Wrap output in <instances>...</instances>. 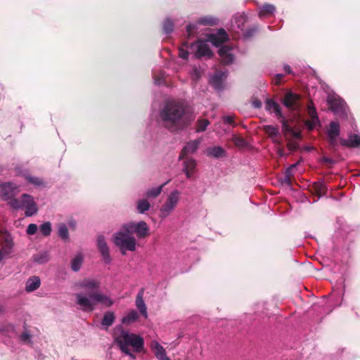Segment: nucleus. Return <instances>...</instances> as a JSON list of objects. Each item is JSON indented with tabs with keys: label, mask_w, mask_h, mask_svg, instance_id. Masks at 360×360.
<instances>
[{
	"label": "nucleus",
	"mask_w": 360,
	"mask_h": 360,
	"mask_svg": "<svg viewBox=\"0 0 360 360\" xmlns=\"http://www.w3.org/2000/svg\"><path fill=\"white\" fill-rule=\"evenodd\" d=\"M77 289L89 291V293L79 292L75 294V302L79 308L85 312H91L96 309L97 304L109 307L114 304L112 298L104 293L98 292L101 283L98 280L85 278L75 283Z\"/></svg>",
	"instance_id": "obj_1"
},
{
	"label": "nucleus",
	"mask_w": 360,
	"mask_h": 360,
	"mask_svg": "<svg viewBox=\"0 0 360 360\" xmlns=\"http://www.w3.org/2000/svg\"><path fill=\"white\" fill-rule=\"evenodd\" d=\"M160 117L163 124L172 130L183 127L194 119L192 115L186 112L181 103L176 101H169L165 105Z\"/></svg>",
	"instance_id": "obj_2"
},
{
	"label": "nucleus",
	"mask_w": 360,
	"mask_h": 360,
	"mask_svg": "<svg viewBox=\"0 0 360 360\" xmlns=\"http://www.w3.org/2000/svg\"><path fill=\"white\" fill-rule=\"evenodd\" d=\"M114 338L120 350L132 360L136 359L134 352L140 353L144 349V340L139 335L120 329L119 333H115Z\"/></svg>",
	"instance_id": "obj_3"
},
{
	"label": "nucleus",
	"mask_w": 360,
	"mask_h": 360,
	"mask_svg": "<svg viewBox=\"0 0 360 360\" xmlns=\"http://www.w3.org/2000/svg\"><path fill=\"white\" fill-rule=\"evenodd\" d=\"M179 51L180 58L183 59H187L190 52L194 53L197 58L210 57L212 54L207 42L202 41H198L191 45L185 42L179 47Z\"/></svg>",
	"instance_id": "obj_4"
},
{
	"label": "nucleus",
	"mask_w": 360,
	"mask_h": 360,
	"mask_svg": "<svg viewBox=\"0 0 360 360\" xmlns=\"http://www.w3.org/2000/svg\"><path fill=\"white\" fill-rule=\"evenodd\" d=\"M113 242L119 248L122 255H125L127 251L133 252L136 250V239L130 232L124 230V226L114 235Z\"/></svg>",
	"instance_id": "obj_5"
},
{
	"label": "nucleus",
	"mask_w": 360,
	"mask_h": 360,
	"mask_svg": "<svg viewBox=\"0 0 360 360\" xmlns=\"http://www.w3.org/2000/svg\"><path fill=\"white\" fill-rule=\"evenodd\" d=\"M265 108L267 110H269L276 115V117L281 119L282 122L283 132L285 136H289L295 139L300 138V132L294 129L288 122V121L283 116L279 105L274 101L273 100H267L266 102Z\"/></svg>",
	"instance_id": "obj_6"
},
{
	"label": "nucleus",
	"mask_w": 360,
	"mask_h": 360,
	"mask_svg": "<svg viewBox=\"0 0 360 360\" xmlns=\"http://www.w3.org/2000/svg\"><path fill=\"white\" fill-rule=\"evenodd\" d=\"M9 205L13 209H25L27 217L32 216L38 211L33 197L28 194L22 195L20 199L11 200L9 202Z\"/></svg>",
	"instance_id": "obj_7"
},
{
	"label": "nucleus",
	"mask_w": 360,
	"mask_h": 360,
	"mask_svg": "<svg viewBox=\"0 0 360 360\" xmlns=\"http://www.w3.org/2000/svg\"><path fill=\"white\" fill-rule=\"evenodd\" d=\"M181 198V192L174 190L172 191L167 197L165 201L160 209V216L162 218L168 217L172 211L176 207Z\"/></svg>",
	"instance_id": "obj_8"
},
{
	"label": "nucleus",
	"mask_w": 360,
	"mask_h": 360,
	"mask_svg": "<svg viewBox=\"0 0 360 360\" xmlns=\"http://www.w3.org/2000/svg\"><path fill=\"white\" fill-rule=\"evenodd\" d=\"M18 186L6 182L0 184V197L2 200L8 201L15 199L14 196L19 192Z\"/></svg>",
	"instance_id": "obj_9"
},
{
	"label": "nucleus",
	"mask_w": 360,
	"mask_h": 360,
	"mask_svg": "<svg viewBox=\"0 0 360 360\" xmlns=\"http://www.w3.org/2000/svg\"><path fill=\"white\" fill-rule=\"evenodd\" d=\"M124 230L130 232L131 234L135 233L138 238H141L147 236L148 227L146 222L140 221L139 223H128L124 225Z\"/></svg>",
	"instance_id": "obj_10"
},
{
	"label": "nucleus",
	"mask_w": 360,
	"mask_h": 360,
	"mask_svg": "<svg viewBox=\"0 0 360 360\" xmlns=\"http://www.w3.org/2000/svg\"><path fill=\"white\" fill-rule=\"evenodd\" d=\"M283 103L288 109L292 111L298 112L300 108V96L292 92L285 94Z\"/></svg>",
	"instance_id": "obj_11"
},
{
	"label": "nucleus",
	"mask_w": 360,
	"mask_h": 360,
	"mask_svg": "<svg viewBox=\"0 0 360 360\" xmlns=\"http://www.w3.org/2000/svg\"><path fill=\"white\" fill-rule=\"evenodd\" d=\"M1 240V250L6 255L11 253L13 242V238L11 234L6 230L2 229L0 231Z\"/></svg>",
	"instance_id": "obj_12"
},
{
	"label": "nucleus",
	"mask_w": 360,
	"mask_h": 360,
	"mask_svg": "<svg viewBox=\"0 0 360 360\" xmlns=\"http://www.w3.org/2000/svg\"><path fill=\"white\" fill-rule=\"evenodd\" d=\"M97 246L101 254L103 262L105 264H110L112 261L111 257L109 252V248L107 245L105 238L102 236H99L97 238Z\"/></svg>",
	"instance_id": "obj_13"
},
{
	"label": "nucleus",
	"mask_w": 360,
	"mask_h": 360,
	"mask_svg": "<svg viewBox=\"0 0 360 360\" xmlns=\"http://www.w3.org/2000/svg\"><path fill=\"white\" fill-rule=\"evenodd\" d=\"M17 175L23 176L30 184L36 186H41L44 185V181L41 179L32 176L26 169H16Z\"/></svg>",
	"instance_id": "obj_14"
},
{
	"label": "nucleus",
	"mask_w": 360,
	"mask_h": 360,
	"mask_svg": "<svg viewBox=\"0 0 360 360\" xmlns=\"http://www.w3.org/2000/svg\"><path fill=\"white\" fill-rule=\"evenodd\" d=\"M150 348L158 360H170V358L167 355L165 349L158 341H152L150 343Z\"/></svg>",
	"instance_id": "obj_15"
},
{
	"label": "nucleus",
	"mask_w": 360,
	"mask_h": 360,
	"mask_svg": "<svg viewBox=\"0 0 360 360\" xmlns=\"http://www.w3.org/2000/svg\"><path fill=\"white\" fill-rule=\"evenodd\" d=\"M228 39L226 32L224 30H219L217 33L211 34L208 37V41L214 46H219Z\"/></svg>",
	"instance_id": "obj_16"
},
{
	"label": "nucleus",
	"mask_w": 360,
	"mask_h": 360,
	"mask_svg": "<svg viewBox=\"0 0 360 360\" xmlns=\"http://www.w3.org/2000/svg\"><path fill=\"white\" fill-rule=\"evenodd\" d=\"M232 51L233 49L228 46H224L219 49V55L224 64H230L233 61Z\"/></svg>",
	"instance_id": "obj_17"
},
{
	"label": "nucleus",
	"mask_w": 360,
	"mask_h": 360,
	"mask_svg": "<svg viewBox=\"0 0 360 360\" xmlns=\"http://www.w3.org/2000/svg\"><path fill=\"white\" fill-rule=\"evenodd\" d=\"M340 135V125L338 122H333L328 129V136L330 143L335 146L337 143V138Z\"/></svg>",
	"instance_id": "obj_18"
},
{
	"label": "nucleus",
	"mask_w": 360,
	"mask_h": 360,
	"mask_svg": "<svg viewBox=\"0 0 360 360\" xmlns=\"http://www.w3.org/2000/svg\"><path fill=\"white\" fill-rule=\"evenodd\" d=\"M308 115L310 120L306 122V125L309 130H312L319 124V121L315 108L311 104L308 105Z\"/></svg>",
	"instance_id": "obj_19"
},
{
	"label": "nucleus",
	"mask_w": 360,
	"mask_h": 360,
	"mask_svg": "<svg viewBox=\"0 0 360 360\" xmlns=\"http://www.w3.org/2000/svg\"><path fill=\"white\" fill-rule=\"evenodd\" d=\"M136 307L140 311V314L145 318H148L147 307L143 300V292L140 291L136 298Z\"/></svg>",
	"instance_id": "obj_20"
},
{
	"label": "nucleus",
	"mask_w": 360,
	"mask_h": 360,
	"mask_svg": "<svg viewBox=\"0 0 360 360\" xmlns=\"http://www.w3.org/2000/svg\"><path fill=\"white\" fill-rule=\"evenodd\" d=\"M340 143L348 147H359L360 146V136L357 134H350L347 139H341Z\"/></svg>",
	"instance_id": "obj_21"
},
{
	"label": "nucleus",
	"mask_w": 360,
	"mask_h": 360,
	"mask_svg": "<svg viewBox=\"0 0 360 360\" xmlns=\"http://www.w3.org/2000/svg\"><path fill=\"white\" fill-rule=\"evenodd\" d=\"M226 77V74L225 72H216L210 78V83L216 89L219 90L221 87L222 81Z\"/></svg>",
	"instance_id": "obj_22"
},
{
	"label": "nucleus",
	"mask_w": 360,
	"mask_h": 360,
	"mask_svg": "<svg viewBox=\"0 0 360 360\" xmlns=\"http://www.w3.org/2000/svg\"><path fill=\"white\" fill-rule=\"evenodd\" d=\"M183 171L186 175L187 178H191L196 167V162L193 159H188L184 161Z\"/></svg>",
	"instance_id": "obj_23"
},
{
	"label": "nucleus",
	"mask_w": 360,
	"mask_h": 360,
	"mask_svg": "<svg viewBox=\"0 0 360 360\" xmlns=\"http://www.w3.org/2000/svg\"><path fill=\"white\" fill-rule=\"evenodd\" d=\"M41 281L39 277L32 276L27 279L25 285L27 292H33L40 286Z\"/></svg>",
	"instance_id": "obj_24"
},
{
	"label": "nucleus",
	"mask_w": 360,
	"mask_h": 360,
	"mask_svg": "<svg viewBox=\"0 0 360 360\" xmlns=\"http://www.w3.org/2000/svg\"><path fill=\"white\" fill-rule=\"evenodd\" d=\"M199 144H200L199 140H195V141L188 143L186 144V146L183 148L182 152L179 156V158L180 159L183 158L184 155H186L188 153H194L198 149Z\"/></svg>",
	"instance_id": "obj_25"
},
{
	"label": "nucleus",
	"mask_w": 360,
	"mask_h": 360,
	"mask_svg": "<svg viewBox=\"0 0 360 360\" xmlns=\"http://www.w3.org/2000/svg\"><path fill=\"white\" fill-rule=\"evenodd\" d=\"M139 315L135 310H131L127 313L122 319V323L125 325H129L139 319Z\"/></svg>",
	"instance_id": "obj_26"
},
{
	"label": "nucleus",
	"mask_w": 360,
	"mask_h": 360,
	"mask_svg": "<svg viewBox=\"0 0 360 360\" xmlns=\"http://www.w3.org/2000/svg\"><path fill=\"white\" fill-rule=\"evenodd\" d=\"M207 155L214 158H221L224 156L225 150L220 146H214L207 149Z\"/></svg>",
	"instance_id": "obj_27"
},
{
	"label": "nucleus",
	"mask_w": 360,
	"mask_h": 360,
	"mask_svg": "<svg viewBox=\"0 0 360 360\" xmlns=\"http://www.w3.org/2000/svg\"><path fill=\"white\" fill-rule=\"evenodd\" d=\"M264 131L266 133L269 137L274 141H277L278 134V129L276 127H274L271 125H266L264 126Z\"/></svg>",
	"instance_id": "obj_28"
},
{
	"label": "nucleus",
	"mask_w": 360,
	"mask_h": 360,
	"mask_svg": "<svg viewBox=\"0 0 360 360\" xmlns=\"http://www.w3.org/2000/svg\"><path fill=\"white\" fill-rule=\"evenodd\" d=\"M275 11L274 6L271 4H265L260 8L259 11V15L260 18L269 16L274 13Z\"/></svg>",
	"instance_id": "obj_29"
},
{
	"label": "nucleus",
	"mask_w": 360,
	"mask_h": 360,
	"mask_svg": "<svg viewBox=\"0 0 360 360\" xmlns=\"http://www.w3.org/2000/svg\"><path fill=\"white\" fill-rule=\"evenodd\" d=\"M169 180L166 181L165 183H164L163 184L160 185L158 187L149 189L146 193V196L148 198H155V197L158 196L161 193L163 187L165 185H167L169 183Z\"/></svg>",
	"instance_id": "obj_30"
},
{
	"label": "nucleus",
	"mask_w": 360,
	"mask_h": 360,
	"mask_svg": "<svg viewBox=\"0 0 360 360\" xmlns=\"http://www.w3.org/2000/svg\"><path fill=\"white\" fill-rule=\"evenodd\" d=\"M115 321V314L113 312L108 311L106 312L103 318L101 323L103 326L109 327L111 326Z\"/></svg>",
	"instance_id": "obj_31"
},
{
	"label": "nucleus",
	"mask_w": 360,
	"mask_h": 360,
	"mask_svg": "<svg viewBox=\"0 0 360 360\" xmlns=\"http://www.w3.org/2000/svg\"><path fill=\"white\" fill-rule=\"evenodd\" d=\"M83 263V257L81 255H76L72 260L71 267L75 271H77L80 269L81 266Z\"/></svg>",
	"instance_id": "obj_32"
},
{
	"label": "nucleus",
	"mask_w": 360,
	"mask_h": 360,
	"mask_svg": "<svg viewBox=\"0 0 360 360\" xmlns=\"http://www.w3.org/2000/svg\"><path fill=\"white\" fill-rule=\"evenodd\" d=\"M150 207V202L146 199H141L137 202L136 208L139 213H144L149 210Z\"/></svg>",
	"instance_id": "obj_33"
},
{
	"label": "nucleus",
	"mask_w": 360,
	"mask_h": 360,
	"mask_svg": "<svg viewBox=\"0 0 360 360\" xmlns=\"http://www.w3.org/2000/svg\"><path fill=\"white\" fill-rule=\"evenodd\" d=\"M58 235L63 239L67 240L69 238L68 227L65 224L58 225Z\"/></svg>",
	"instance_id": "obj_34"
},
{
	"label": "nucleus",
	"mask_w": 360,
	"mask_h": 360,
	"mask_svg": "<svg viewBox=\"0 0 360 360\" xmlns=\"http://www.w3.org/2000/svg\"><path fill=\"white\" fill-rule=\"evenodd\" d=\"M39 230L43 235L49 236L51 232V225L49 222H45L40 226Z\"/></svg>",
	"instance_id": "obj_35"
},
{
	"label": "nucleus",
	"mask_w": 360,
	"mask_h": 360,
	"mask_svg": "<svg viewBox=\"0 0 360 360\" xmlns=\"http://www.w3.org/2000/svg\"><path fill=\"white\" fill-rule=\"evenodd\" d=\"M210 122L207 120H200L198 122L197 124V131H204L207 127L209 125Z\"/></svg>",
	"instance_id": "obj_36"
},
{
	"label": "nucleus",
	"mask_w": 360,
	"mask_h": 360,
	"mask_svg": "<svg viewBox=\"0 0 360 360\" xmlns=\"http://www.w3.org/2000/svg\"><path fill=\"white\" fill-rule=\"evenodd\" d=\"M173 27H174L173 22L169 19L165 20V21L164 22V24H163V30H164L166 34H169V33L172 32L173 30Z\"/></svg>",
	"instance_id": "obj_37"
},
{
	"label": "nucleus",
	"mask_w": 360,
	"mask_h": 360,
	"mask_svg": "<svg viewBox=\"0 0 360 360\" xmlns=\"http://www.w3.org/2000/svg\"><path fill=\"white\" fill-rule=\"evenodd\" d=\"M236 23L238 28H242L244 22H245V15L243 14H240L235 17Z\"/></svg>",
	"instance_id": "obj_38"
},
{
	"label": "nucleus",
	"mask_w": 360,
	"mask_h": 360,
	"mask_svg": "<svg viewBox=\"0 0 360 360\" xmlns=\"http://www.w3.org/2000/svg\"><path fill=\"white\" fill-rule=\"evenodd\" d=\"M34 260L38 263H44L49 260V256L46 253H43L40 255L36 256Z\"/></svg>",
	"instance_id": "obj_39"
},
{
	"label": "nucleus",
	"mask_w": 360,
	"mask_h": 360,
	"mask_svg": "<svg viewBox=\"0 0 360 360\" xmlns=\"http://www.w3.org/2000/svg\"><path fill=\"white\" fill-rule=\"evenodd\" d=\"M37 226L34 224H30L28 225L27 229V233L29 235L34 234L37 231Z\"/></svg>",
	"instance_id": "obj_40"
},
{
	"label": "nucleus",
	"mask_w": 360,
	"mask_h": 360,
	"mask_svg": "<svg viewBox=\"0 0 360 360\" xmlns=\"http://www.w3.org/2000/svg\"><path fill=\"white\" fill-rule=\"evenodd\" d=\"M297 165H292L289 168L285 171V178L288 181H290V177L292 174V170L296 167Z\"/></svg>",
	"instance_id": "obj_41"
},
{
	"label": "nucleus",
	"mask_w": 360,
	"mask_h": 360,
	"mask_svg": "<svg viewBox=\"0 0 360 360\" xmlns=\"http://www.w3.org/2000/svg\"><path fill=\"white\" fill-rule=\"evenodd\" d=\"M223 120L224 123L231 124L233 122V116L229 115V116H224L223 117Z\"/></svg>",
	"instance_id": "obj_42"
},
{
	"label": "nucleus",
	"mask_w": 360,
	"mask_h": 360,
	"mask_svg": "<svg viewBox=\"0 0 360 360\" xmlns=\"http://www.w3.org/2000/svg\"><path fill=\"white\" fill-rule=\"evenodd\" d=\"M282 78H283V75H281V74L276 75L274 78L275 84H279V82Z\"/></svg>",
	"instance_id": "obj_43"
},
{
	"label": "nucleus",
	"mask_w": 360,
	"mask_h": 360,
	"mask_svg": "<svg viewBox=\"0 0 360 360\" xmlns=\"http://www.w3.org/2000/svg\"><path fill=\"white\" fill-rule=\"evenodd\" d=\"M200 22L204 25H212L213 24L212 20H207V19H202L200 20Z\"/></svg>",
	"instance_id": "obj_44"
},
{
	"label": "nucleus",
	"mask_w": 360,
	"mask_h": 360,
	"mask_svg": "<svg viewBox=\"0 0 360 360\" xmlns=\"http://www.w3.org/2000/svg\"><path fill=\"white\" fill-rule=\"evenodd\" d=\"M68 226L71 229H75L76 226V222L74 220H70L68 221Z\"/></svg>",
	"instance_id": "obj_45"
},
{
	"label": "nucleus",
	"mask_w": 360,
	"mask_h": 360,
	"mask_svg": "<svg viewBox=\"0 0 360 360\" xmlns=\"http://www.w3.org/2000/svg\"><path fill=\"white\" fill-rule=\"evenodd\" d=\"M9 255H6L3 250L0 249V262L4 259L5 257H8Z\"/></svg>",
	"instance_id": "obj_46"
},
{
	"label": "nucleus",
	"mask_w": 360,
	"mask_h": 360,
	"mask_svg": "<svg viewBox=\"0 0 360 360\" xmlns=\"http://www.w3.org/2000/svg\"><path fill=\"white\" fill-rule=\"evenodd\" d=\"M195 28V26L193 25H187L186 27V29H187V32L188 33V34H191V31Z\"/></svg>",
	"instance_id": "obj_47"
},
{
	"label": "nucleus",
	"mask_w": 360,
	"mask_h": 360,
	"mask_svg": "<svg viewBox=\"0 0 360 360\" xmlns=\"http://www.w3.org/2000/svg\"><path fill=\"white\" fill-rule=\"evenodd\" d=\"M155 83L157 84H161L163 82V79H158L156 77H154Z\"/></svg>",
	"instance_id": "obj_48"
},
{
	"label": "nucleus",
	"mask_w": 360,
	"mask_h": 360,
	"mask_svg": "<svg viewBox=\"0 0 360 360\" xmlns=\"http://www.w3.org/2000/svg\"><path fill=\"white\" fill-rule=\"evenodd\" d=\"M253 105L255 108H259L261 106V103L259 101H255L253 102Z\"/></svg>",
	"instance_id": "obj_49"
},
{
	"label": "nucleus",
	"mask_w": 360,
	"mask_h": 360,
	"mask_svg": "<svg viewBox=\"0 0 360 360\" xmlns=\"http://www.w3.org/2000/svg\"><path fill=\"white\" fill-rule=\"evenodd\" d=\"M284 70H285L287 73H288V74H290V73L291 72L290 67V66H288V65H285V66L284 67Z\"/></svg>",
	"instance_id": "obj_50"
},
{
	"label": "nucleus",
	"mask_w": 360,
	"mask_h": 360,
	"mask_svg": "<svg viewBox=\"0 0 360 360\" xmlns=\"http://www.w3.org/2000/svg\"><path fill=\"white\" fill-rule=\"evenodd\" d=\"M22 339L23 340H27L29 339V335L26 333H24L22 335Z\"/></svg>",
	"instance_id": "obj_51"
}]
</instances>
